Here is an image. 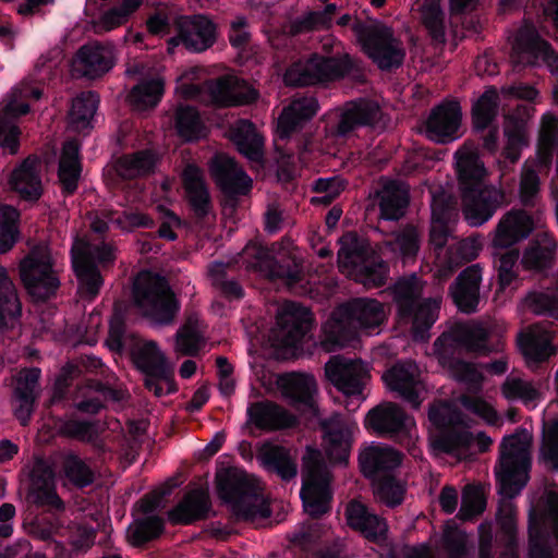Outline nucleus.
<instances>
[{"label": "nucleus", "instance_id": "obj_1", "mask_svg": "<svg viewBox=\"0 0 558 558\" xmlns=\"http://www.w3.org/2000/svg\"><path fill=\"white\" fill-rule=\"evenodd\" d=\"M444 344L440 352V363L447 367L450 375L459 383L466 385L472 390H480L484 380L482 372L474 363L466 362L458 354L461 351L487 355L501 350L504 343L500 339L495 344L490 343V332L482 325L475 327L457 326L448 333L444 332L435 341V345Z\"/></svg>", "mask_w": 558, "mask_h": 558}, {"label": "nucleus", "instance_id": "obj_2", "mask_svg": "<svg viewBox=\"0 0 558 558\" xmlns=\"http://www.w3.org/2000/svg\"><path fill=\"white\" fill-rule=\"evenodd\" d=\"M385 319L383 304L375 299L356 298L333 313L322 327V347L335 352L351 345L357 330L367 332L379 327Z\"/></svg>", "mask_w": 558, "mask_h": 558}, {"label": "nucleus", "instance_id": "obj_3", "mask_svg": "<svg viewBox=\"0 0 558 558\" xmlns=\"http://www.w3.org/2000/svg\"><path fill=\"white\" fill-rule=\"evenodd\" d=\"M457 173L464 218L470 226L480 227L502 205L505 195L500 190L485 184L484 163L473 155L458 159Z\"/></svg>", "mask_w": 558, "mask_h": 558}, {"label": "nucleus", "instance_id": "obj_4", "mask_svg": "<svg viewBox=\"0 0 558 558\" xmlns=\"http://www.w3.org/2000/svg\"><path fill=\"white\" fill-rule=\"evenodd\" d=\"M534 228L532 215L524 209H511L498 222L493 245L495 248L505 250L494 255V267L497 270L500 291L506 290L518 279L517 265L520 251L513 245L529 238Z\"/></svg>", "mask_w": 558, "mask_h": 558}, {"label": "nucleus", "instance_id": "obj_5", "mask_svg": "<svg viewBox=\"0 0 558 558\" xmlns=\"http://www.w3.org/2000/svg\"><path fill=\"white\" fill-rule=\"evenodd\" d=\"M216 486L219 497L232 506L238 518L254 521L270 517L271 511L257 483L245 471L233 466L218 471Z\"/></svg>", "mask_w": 558, "mask_h": 558}, {"label": "nucleus", "instance_id": "obj_6", "mask_svg": "<svg viewBox=\"0 0 558 558\" xmlns=\"http://www.w3.org/2000/svg\"><path fill=\"white\" fill-rule=\"evenodd\" d=\"M339 244L337 258L341 270H348L364 286L381 287L386 283L389 265L365 238L348 231L339 239Z\"/></svg>", "mask_w": 558, "mask_h": 558}, {"label": "nucleus", "instance_id": "obj_7", "mask_svg": "<svg viewBox=\"0 0 558 558\" xmlns=\"http://www.w3.org/2000/svg\"><path fill=\"white\" fill-rule=\"evenodd\" d=\"M359 70L356 60L349 53H312L305 61L292 63L284 72L283 81L288 86L303 87L328 84L343 80Z\"/></svg>", "mask_w": 558, "mask_h": 558}, {"label": "nucleus", "instance_id": "obj_8", "mask_svg": "<svg viewBox=\"0 0 558 558\" xmlns=\"http://www.w3.org/2000/svg\"><path fill=\"white\" fill-rule=\"evenodd\" d=\"M422 291V281L415 274L399 279L393 286L398 316L402 322L412 324L415 339L425 338L436 322L440 308L437 300H423Z\"/></svg>", "mask_w": 558, "mask_h": 558}, {"label": "nucleus", "instance_id": "obj_9", "mask_svg": "<svg viewBox=\"0 0 558 558\" xmlns=\"http://www.w3.org/2000/svg\"><path fill=\"white\" fill-rule=\"evenodd\" d=\"M352 32L363 52L379 70L390 72L402 66L407 56L405 49L390 27L376 20L355 21Z\"/></svg>", "mask_w": 558, "mask_h": 558}, {"label": "nucleus", "instance_id": "obj_10", "mask_svg": "<svg viewBox=\"0 0 558 558\" xmlns=\"http://www.w3.org/2000/svg\"><path fill=\"white\" fill-rule=\"evenodd\" d=\"M134 303L143 316L159 325L171 324L180 311L167 279L158 274L145 272L133 286Z\"/></svg>", "mask_w": 558, "mask_h": 558}, {"label": "nucleus", "instance_id": "obj_11", "mask_svg": "<svg viewBox=\"0 0 558 558\" xmlns=\"http://www.w3.org/2000/svg\"><path fill=\"white\" fill-rule=\"evenodd\" d=\"M331 474L318 449L307 447L303 456L300 498L304 511L313 519H320L331 509Z\"/></svg>", "mask_w": 558, "mask_h": 558}, {"label": "nucleus", "instance_id": "obj_12", "mask_svg": "<svg viewBox=\"0 0 558 558\" xmlns=\"http://www.w3.org/2000/svg\"><path fill=\"white\" fill-rule=\"evenodd\" d=\"M428 421L436 434L433 447L444 453L453 454L460 449H468L473 442L471 432L462 428V412L444 400H435L428 407Z\"/></svg>", "mask_w": 558, "mask_h": 558}, {"label": "nucleus", "instance_id": "obj_13", "mask_svg": "<svg viewBox=\"0 0 558 558\" xmlns=\"http://www.w3.org/2000/svg\"><path fill=\"white\" fill-rule=\"evenodd\" d=\"M501 457L495 466L498 494L513 498L529 481L531 458L517 434L504 437L500 444Z\"/></svg>", "mask_w": 558, "mask_h": 558}, {"label": "nucleus", "instance_id": "obj_14", "mask_svg": "<svg viewBox=\"0 0 558 558\" xmlns=\"http://www.w3.org/2000/svg\"><path fill=\"white\" fill-rule=\"evenodd\" d=\"M364 425L376 435L399 444L413 457L416 456L418 449L412 435V428L415 427L414 418L397 403L385 402L371 409L365 416Z\"/></svg>", "mask_w": 558, "mask_h": 558}, {"label": "nucleus", "instance_id": "obj_15", "mask_svg": "<svg viewBox=\"0 0 558 558\" xmlns=\"http://www.w3.org/2000/svg\"><path fill=\"white\" fill-rule=\"evenodd\" d=\"M513 68L521 71L525 66L545 64L549 71L558 75V52L543 39L533 23L525 22L518 31L513 45ZM554 98L558 104V84L554 89Z\"/></svg>", "mask_w": 558, "mask_h": 558}, {"label": "nucleus", "instance_id": "obj_16", "mask_svg": "<svg viewBox=\"0 0 558 558\" xmlns=\"http://www.w3.org/2000/svg\"><path fill=\"white\" fill-rule=\"evenodd\" d=\"M43 90L28 84L14 86L3 99L0 109V147L10 155H16L20 149L21 130L16 120L29 112L28 98L40 99Z\"/></svg>", "mask_w": 558, "mask_h": 558}, {"label": "nucleus", "instance_id": "obj_17", "mask_svg": "<svg viewBox=\"0 0 558 558\" xmlns=\"http://www.w3.org/2000/svg\"><path fill=\"white\" fill-rule=\"evenodd\" d=\"M136 368L145 376L144 386L156 397L178 391L174 369L155 341H148L132 353Z\"/></svg>", "mask_w": 558, "mask_h": 558}, {"label": "nucleus", "instance_id": "obj_18", "mask_svg": "<svg viewBox=\"0 0 558 558\" xmlns=\"http://www.w3.org/2000/svg\"><path fill=\"white\" fill-rule=\"evenodd\" d=\"M20 277L28 295L35 302H46L56 296L60 287L49 253L32 251L20 264Z\"/></svg>", "mask_w": 558, "mask_h": 558}, {"label": "nucleus", "instance_id": "obj_19", "mask_svg": "<svg viewBox=\"0 0 558 558\" xmlns=\"http://www.w3.org/2000/svg\"><path fill=\"white\" fill-rule=\"evenodd\" d=\"M173 24L177 35L169 39V45H182L190 52H204L218 39V25L206 14L177 16Z\"/></svg>", "mask_w": 558, "mask_h": 558}, {"label": "nucleus", "instance_id": "obj_20", "mask_svg": "<svg viewBox=\"0 0 558 558\" xmlns=\"http://www.w3.org/2000/svg\"><path fill=\"white\" fill-rule=\"evenodd\" d=\"M379 105L367 99H359L349 104L326 124L327 137L332 141L347 140L356 129L374 126L381 118Z\"/></svg>", "mask_w": 558, "mask_h": 558}, {"label": "nucleus", "instance_id": "obj_21", "mask_svg": "<svg viewBox=\"0 0 558 558\" xmlns=\"http://www.w3.org/2000/svg\"><path fill=\"white\" fill-rule=\"evenodd\" d=\"M313 313L296 302L283 305L276 318L274 339L286 349H298L314 327Z\"/></svg>", "mask_w": 558, "mask_h": 558}, {"label": "nucleus", "instance_id": "obj_22", "mask_svg": "<svg viewBox=\"0 0 558 558\" xmlns=\"http://www.w3.org/2000/svg\"><path fill=\"white\" fill-rule=\"evenodd\" d=\"M327 379L347 398L363 400L368 372L361 360L331 356L325 365Z\"/></svg>", "mask_w": 558, "mask_h": 558}, {"label": "nucleus", "instance_id": "obj_23", "mask_svg": "<svg viewBox=\"0 0 558 558\" xmlns=\"http://www.w3.org/2000/svg\"><path fill=\"white\" fill-rule=\"evenodd\" d=\"M144 0H86L84 12L92 19L96 34L124 25Z\"/></svg>", "mask_w": 558, "mask_h": 558}, {"label": "nucleus", "instance_id": "obj_24", "mask_svg": "<svg viewBox=\"0 0 558 558\" xmlns=\"http://www.w3.org/2000/svg\"><path fill=\"white\" fill-rule=\"evenodd\" d=\"M210 175L221 193L229 199L247 195L253 186L252 179L226 154H216L209 162Z\"/></svg>", "mask_w": 558, "mask_h": 558}, {"label": "nucleus", "instance_id": "obj_25", "mask_svg": "<svg viewBox=\"0 0 558 558\" xmlns=\"http://www.w3.org/2000/svg\"><path fill=\"white\" fill-rule=\"evenodd\" d=\"M299 423L296 415L268 399L250 402L246 408V425L263 433L294 428Z\"/></svg>", "mask_w": 558, "mask_h": 558}, {"label": "nucleus", "instance_id": "obj_26", "mask_svg": "<svg viewBox=\"0 0 558 558\" xmlns=\"http://www.w3.org/2000/svg\"><path fill=\"white\" fill-rule=\"evenodd\" d=\"M462 112L456 100L444 101L434 107L426 120V136L436 143L447 144L458 137Z\"/></svg>", "mask_w": 558, "mask_h": 558}, {"label": "nucleus", "instance_id": "obj_27", "mask_svg": "<svg viewBox=\"0 0 558 558\" xmlns=\"http://www.w3.org/2000/svg\"><path fill=\"white\" fill-rule=\"evenodd\" d=\"M9 184L22 201L37 203L44 194L39 159L36 156L26 157L11 172Z\"/></svg>", "mask_w": 558, "mask_h": 558}, {"label": "nucleus", "instance_id": "obj_28", "mask_svg": "<svg viewBox=\"0 0 558 558\" xmlns=\"http://www.w3.org/2000/svg\"><path fill=\"white\" fill-rule=\"evenodd\" d=\"M349 526L362 534L368 542L383 545L388 537V524L385 518L372 511L359 500L349 502L345 509Z\"/></svg>", "mask_w": 558, "mask_h": 558}, {"label": "nucleus", "instance_id": "obj_29", "mask_svg": "<svg viewBox=\"0 0 558 558\" xmlns=\"http://www.w3.org/2000/svg\"><path fill=\"white\" fill-rule=\"evenodd\" d=\"M483 268L472 264L463 269L449 287V294L458 310L465 314L477 311Z\"/></svg>", "mask_w": 558, "mask_h": 558}, {"label": "nucleus", "instance_id": "obj_30", "mask_svg": "<svg viewBox=\"0 0 558 558\" xmlns=\"http://www.w3.org/2000/svg\"><path fill=\"white\" fill-rule=\"evenodd\" d=\"M181 181L193 215L205 219L213 209V201L202 169L195 163H187L181 172Z\"/></svg>", "mask_w": 558, "mask_h": 558}, {"label": "nucleus", "instance_id": "obj_31", "mask_svg": "<svg viewBox=\"0 0 558 558\" xmlns=\"http://www.w3.org/2000/svg\"><path fill=\"white\" fill-rule=\"evenodd\" d=\"M403 454L383 445H372L364 448L359 454V465L362 474L376 481L380 475L391 474L402 463Z\"/></svg>", "mask_w": 558, "mask_h": 558}, {"label": "nucleus", "instance_id": "obj_32", "mask_svg": "<svg viewBox=\"0 0 558 558\" xmlns=\"http://www.w3.org/2000/svg\"><path fill=\"white\" fill-rule=\"evenodd\" d=\"M282 395L289 399L296 410L317 412L315 395L317 383L313 375L303 373H289L280 378Z\"/></svg>", "mask_w": 558, "mask_h": 558}, {"label": "nucleus", "instance_id": "obj_33", "mask_svg": "<svg viewBox=\"0 0 558 558\" xmlns=\"http://www.w3.org/2000/svg\"><path fill=\"white\" fill-rule=\"evenodd\" d=\"M114 64L113 50L100 43L83 45L75 53L74 70L88 78H97L110 71Z\"/></svg>", "mask_w": 558, "mask_h": 558}, {"label": "nucleus", "instance_id": "obj_34", "mask_svg": "<svg viewBox=\"0 0 558 558\" xmlns=\"http://www.w3.org/2000/svg\"><path fill=\"white\" fill-rule=\"evenodd\" d=\"M383 378L387 387L397 392L399 398L409 403L414 410L420 409L422 383L412 363L396 364Z\"/></svg>", "mask_w": 558, "mask_h": 558}, {"label": "nucleus", "instance_id": "obj_35", "mask_svg": "<svg viewBox=\"0 0 558 558\" xmlns=\"http://www.w3.org/2000/svg\"><path fill=\"white\" fill-rule=\"evenodd\" d=\"M319 109L318 100L313 97L294 99L280 113L277 122V134L281 140L289 138L312 120Z\"/></svg>", "mask_w": 558, "mask_h": 558}, {"label": "nucleus", "instance_id": "obj_36", "mask_svg": "<svg viewBox=\"0 0 558 558\" xmlns=\"http://www.w3.org/2000/svg\"><path fill=\"white\" fill-rule=\"evenodd\" d=\"M326 454L328 459L338 464H347L350 456L351 439L340 414L335 413L320 421Z\"/></svg>", "mask_w": 558, "mask_h": 558}, {"label": "nucleus", "instance_id": "obj_37", "mask_svg": "<svg viewBox=\"0 0 558 558\" xmlns=\"http://www.w3.org/2000/svg\"><path fill=\"white\" fill-rule=\"evenodd\" d=\"M41 371L38 367L23 368L16 376L14 397L19 401L15 409V417L22 425H27L31 421L38 397V387Z\"/></svg>", "mask_w": 558, "mask_h": 558}, {"label": "nucleus", "instance_id": "obj_38", "mask_svg": "<svg viewBox=\"0 0 558 558\" xmlns=\"http://www.w3.org/2000/svg\"><path fill=\"white\" fill-rule=\"evenodd\" d=\"M211 509L209 495L196 488L185 494L183 499L168 511V520L173 525H190L208 518Z\"/></svg>", "mask_w": 558, "mask_h": 558}, {"label": "nucleus", "instance_id": "obj_39", "mask_svg": "<svg viewBox=\"0 0 558 558\" xmlns=\"http://www.w3.org/2000/svg\"><path fill=\"white\" fill-rule=\"evenodd\" d=\"M257 459L267 472L276 474L283 482H290L298 475L296 461L284 446L267 441L258 449Z\"/></svg>", "mask_w": 558, "mask_h": 558}, {"label": "nucleus", "instance_id": "obj_40", "mask_svg": "<svg viewBox=\"0 0 558 558\" xmlns=\"http://www.w3.org/2000/svg\"><path fill=\"white\" fill-rule=\"evenodd\" d=\"M380 217L385 220H398L409 205L410 196L405 185L398 180L387 181L376 193Z\"/></svg>", "mask_w": 558, "mask_h": 558}, {"label": "nucleus", "instance_id": "obj_41", "mask_svg": "<svg viewBox=\"0 0 558 558\" xmlns=\"http://www.w3.org/2000/svg\"><path fill=\"white\" fill-rule=\"evenodd\" d=\"M211 100L218 107H236L255 102L259 94L256 89L244 86L239 87L226 77L218 78L209 87Z\"/></svg>", "mask_w": 558, "mask_h": 558}, {"label": "nucleus", "instance_id": "obj_42", "mask_svg": "<svg viewBox=\"0 0 558 558\" xmlns=\"http://www.w3.org/2000/svg\"><path fill=\"white\" fill-rule=\"evenodd\" d=\"M557 242L547 232L538 233L524 250L521 265L525 270L543 271L551 267Z\"/></svg>", "mask_w": 558, "mask_h": 558}, {"label": "nucleus", "instance_id": "obj_43", "mask_svg": "<svg viewBox=\"0 0 558 558\" xmlns=\"http://www.w3.org/2000/svg\"><path fill=\"white\" fill-rule=\"evenodd\" d=\"M22 315V303L8 270L0 267V329H13Z\"/></svg>", "mask_w": 558, "mask_h": 558}, {"label": "nucleus", "instance_id": "obj_44", "mask_svg": "<svg viewBox=\"0 0 558 558\" xmlns=\"http://www.w3.org/2000/svg\"><path fill=\"white\" fill-rule=\"evenodd\" d=\"M504 134L506 145L501 155L510 165H514L520 160L523 148L530 144L525 120L517 114L507 116Z\"/></svg>", "mask_w": 558, "mask_h": 558}, {"label": "nucleus", "instance_id": "obj_45", "mask_svg": "<svg viewBox=\"0 0 558 558\" xmlns=\"http://www.w3.org/2000/svg\"><path fill=\"white\" fill-rule=\"evenodd\" d=\"M527 534V558H554L551 535L544 519L534 511L529 515Z\"/></svg>", "mask_w": 558, "mask_h": 558}, {"label": "nucleus", "instance_id": "obj_46", "mask_svg": "<svg viewBox=\"0 0 558 558\" xmlns=\"http://www.w3.org/2000/svg\"><path fill=\"white\" fill-rule=\"evenodd\" d=\"M99 106V95L94 90L83 92L72 100L69 111V124L74 131L90 128L92 119Z\"/></svg>", "mask_w": 558, "mask_h": 558}, {"label": "nucleus", "instance_id": "obj_47", "mask_svg": "<svg viewBox=\"0 0 558 558\" xmlns=\"http://www.w3.org/2000/svg\"><path fill=\"white\" fill-rule=\"evenodd\" d=\"M72 267L82 295L89 299L97 296L104 284L99 267L90 259L77 256H73Z\"/></svg>", "mask_w": 558, "mask_h": 558}, {"label": "nucleus", "instance_id": "obj_48", "mask_svg": "<svg viewBox=\"0 0 558 558\" xmlns=\"http://www.w3.org/2000/svg\"><path fill=\"white\" fill-rule=\"evenodd\" d=\"M98 366H101V361L94 356L83 359L81 364L71 361L63 365L56 377L51 403L60 402L66 398L69 388L82 375L83 368H97Z\"/></svg>", "mask_w": 558, "mask_h": 558}, {"label": "nucleus", "instance_id": "obj_49", "mask_svg": "<svg viewBox=\"0 0 558 558\" xmlns=\"http://www.w3.org/2000/svg\"><path fill=\"white\" fill-rule=\"evenodd\" d=\"M518 342L525 359L536 363L547 361L557 350L549 332L521 333Z\"/></svg>", "mask_w": 558, "mask_h": 558}, {"label": "nucleus", "instance_id": "obj_50", "mask_svg": "<svg viewBox=\"0 0 558 558\" xmlns=\"http://www.w3.org/2000/svg\"><path fill=\"white\" fill-rule=\"evenodd\" d=\"M165 524L160 515L137 518L128 527L129 542L135 547H142L160 537L165 531Z\"/></svg>", "mask_w": 558, "mask_h": 558}, {"label": "nucleus", "instance_id": "obj_51", "mask_svg": "<svg viewBox=\"0 0 558 558\" xmlns=\"http://www.w3.org/2000/svg\"><path fill=\"white\" fill-rule=\"evenodd\" d=\"M499 96L496 88L486 89L472 106V123L476 132H485L496 119Z\"/></svg>", "mask_w": 558, "mask_h": 558}, {"label": "nucleus", "instance_id": "obj_52", "mask_svg": "<svg viewBox=\"0 0 558 558\" xmlns=\"http://www.w3.org/2000/svg\"><path fill=\"white\" fill-rule=\"evenodd\" d=\"M99 423V420H82L70 415L59 420V433L70 439L93 444L100 435Z\"/></svg>", "mask_w": 558, "mask_h": 558}, {"label": "nucleus", "instance_id": "obj_53", "mask_svg": "<svg viewBox=\"0 0 558 558\" xmlns=\"http://www.w3.org/2000/svg\"><path fill=\"white\" fill-rule=\"evenodd\" d=\"M175 130L185 142H194L206 135V126L199 111L190 105L180 106L175 111Z\"/></svg>", "mask_w": 558, "mask_h": 558}, {"label": "nucleus", "instance_id": "obj_54", "mask_svg": "<svg viewBox=\"0 0 558 558\" xmlns=\"http://www.w3.org/2000/svg\"><path fill=\"white\" fill-rule=\"evenodd\" d=\"M271 279H280L288 286L299 283L303 278L302 265L291 255L274 256L271 253L264 266Z\"/></svg>", "mask_w": 558, "mask_h": 558}, {"label": "nucleus", "instance_id": "obj_55", "mask_svg": "<svg viewBox=\"0 0 558 558\" xmlns=\"http://www.w3.org/2000/svg\"><path fill=\"white\" fill-rule=\"evenodd\" d=\"M61 472L68 482L80 489L90 486L95 481L92 468L74 451L63 454Z\"/></svg>", "mask_w": 558, "mask_h": 558}, {"label": "nucleus", "instance_id": "obj_56", "mask_svg": "<svg viewBox=\"0 0 558 558\" xmlns=\"http://www.w3.org/2000/svg\"><path fill=\"white\" fill-rule=\"evenodd\" d=\"M155 166L156 158L150 150H138L119 159L118 172L124 179H135L151 173Z\"/></svg>", "mask_w": 558, "mask_h": 558}, {"label": "nucleus", "instance_id": "obj_57", "mask_svg": "<svg viewBox=\"0 0 558 558\" xmlns=\"http://www.w3.org/2000/svg\"><path fill=\"white\" fill-rule=\"evenodd\" d=\"M375 482L376 496L385 506L393 509L403 502L407 487L395 475H383Z\"/></svg>", "mask_w": 558, "mask_h": 558}, {"label": "nucleus", "instance_id": "obj_58", "mask_svg": "<svg viewBox=\"0 0 558 558\" xmlns=\"http://www.w3.org/2000/svg\"><path fill=\"white\" fill-rule=\"evenodd\" d=\"M486 509V498L478 485L469 484L464 487L458 518L462 521H472Z\"/></svg>", "mask_w": 558, "mask_h": 558}, {"label": "nucleus", "instance_id": "obj_59", "mask_svg": "<svg viewBox=\"0 0 558 558\" xmlns=\"http://www.w3.org/2000/svg\"><path fill=\"white\" fill-rule=\"evenodd\" d=\"M163 82L158 78L142 81L131 90L135 104L145 108L156 107L163 95Z\"/></svg>", "mask_w": 558, "mask_h": 558}, {"label": "nucleus", "instance_id": "obj_60", "mask_svg": "<svg viewBox=\"0 0 558 558\" xmlns=\"http://www.w3.org/2000/svg\"><path fill=\"white\" fill-rule=\"evenodd\" d=\"M541 190L539 173L531 166V161H524L521 168L519 195L524 206H534V199Z\"/></svg>", "mask_w": 558, "mask_h": 558}, {"label": "nucleus", "instance_id": "obj_61", "mask_svg": "<svg viewBox=\"0 0 558 558\" xmlns=\"http://www.w3.org/2000/svg\"><path fill=\"white\" fill-rule=\"evenodd\" d=\"M202 342V335L190 320L175 333L177 350L183 355L196 356L201 350Z\"/></svg>", "mask_w": 558, "mask_h": 558}, {"label": "nucleus", "instance_id": "obj_62", "mask_svg": "<svg viewBox=\"0 0 558 558\" xmlns=\"http://www.w3.org/2000/svg\"><path fill=\"white\" fill-rule=\"evenodd\" d=\"M423 24L435 41H444L446 32L444 12L439 4L430 2L423 8Z\"/></svg>", "mask_w": 558, "mask_h": 558}, {"label": "nucleus", "instance_id": "obj_63", "mask_svg": "<svg viewBox=\"0 0 558 558\" xmlns=\"http://www.w3.org/2000/svg\"><path fill=\"white\" fill-rule=\"evenodd\" d=\"M82 170V165L59 162L57 177L63 196H71L77 191Z\"/></svg>", "mask_w": 558, "mask_h": 558}, {"label": "nucleus", "instance_id": "obj_64", "mask_svg": "<svg viewBox=\"0 0 558 558\" xmlns=\"http://www.w3.org/2000/svg\"><path fill=\"white\" fill-rule=\"evenodd\" d=\"M496 520L500 532L505 536L509 546L517 545V512L513 505L508 504L499 507L496 515Z\"/></svg>", "mask_w": 558, "mask_h": 558}]
</instances>
